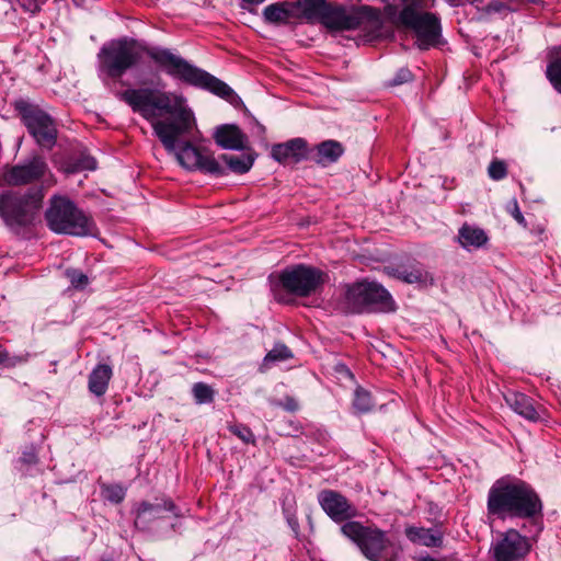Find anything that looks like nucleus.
<instances>
[{
    "instance_id": "1",
    "label": "nucleus",
    "mask_w": 561,
    "mask_h": 561,
    "mask_svg": "<svg viewBox=\"0 0 561 561\" xmlns=\"http://www.w3.org/2000/svg\"><path fill=\"white\" fill-rule=\"evenodd\" d=\"M118 98L151 123L164 149L174 154L184 169L225 176L227 169L244 174L252 168L254 158L251 154L224 153L220 160L225 167L213 154L192 144L190 138L196 128V119L184 96L158 88H138L127 89Z\"/></svg>"
},
{
    "instance_id": "10",
    "label": "nucleus",
    "mask_w": 561,
    "mask_h": 561,
    "mask_svg": "<svg viewBox=\"0 0 561 561\" xmlns=\"http://www.w3.org/2000/svg\"><path fill=\"white\" fill-rule=\"evenodd\" d=\"M325 274L316 267L297 264L283 270L278 275V284L284 290L298 297H308L324 283Z\"/></svg>"
},
{
    "instance_id": "18",
    "label": "nucleus",
    "mask_w": 561,
    "mask_h": 561,
    "mask_svg": "<svg viewBox=\"0 0 561 561\" xmlns=\"http://www.w3.org/2000/svg\"><path fill=\"white\" fill-rule=\"evenodd\" d=\"M214 139L222 149L243 150L248 137L237 125L225 124L216 128Z\"/></svg>"
},
{
    "instance_id": "29",
    "label": "nucleus",
    "mask_w": 561,
    "mask_h": 561,
    "mask_svg": "<svg viewBox=\"0 0 561 561\" xmlns=\"http://www.w3.org/2000/svg\"><path fill=\"white\" fill-rule=\"evenodd\" d=\"M192 394L197 404L211 403L215 398L214 389L205 382H196L192 387Z\"/></svg>"
},
{
    "instance_id": "20",
    "label": "nucleus",
    "mask_w": 561,
    "mask_h": 561,
    "mask_svg": "<svg viewBox=\"0 0 561 561\" xmlns=\"http://www.w3.org/2000/svg\"><path fill=\"white\" fill-rule=\"evenodd\" d=\"M405 536L411 542L428 548H437L443 545V531L438 527L409 526L405 528Z\"/></svg>"
},
{
    "instance_id": "39",
    "label": "nucleus",
    "mask_w": 561,
    "mask_h": 561,
    "mask_svg": "<svg viewBox=\"0 0 561 561\" xmlns=\"http://www.w3.org/2000/svg\"><path fill=\"white\" fill-rule=\"evenodd\" d=\"M511 215L513 216V218L522 226L526 227V220H525V217L523 216L520 209H519V206L516 202V199H514L512 202V205L510 206L508 208Z\"/></svg>"
},
{
    "instance_id": "12",
    "label": "nucleus",
    "mask_w": 561,
    "mask_h": 561,
    "mask_svg": "<svg viewBox=\"0 0 561 561\" xmlns=\"http://www.w3.org/2000/svg\"><path fill=\"white\" fill-rule=\"evenodd\" d=\"M378 15V10L368 5L355 9L328 3L320 22L332 31H351L358 28L365 19L373 20Z\"/></svg>"
},
{
    "instance_id": "23",
    "label": "nucleus",
    "mask_w": 561,
    "mask_h": 561,
    "mask_svg": "<svg viewBox=\"0 0 561 561\" xmlns=\"http://www.w3.org/2000/svg\"><path fill=\"white\" fill-rule=\"evenodd\" d=\"M290 2L294 5V11H296V19L308 22L321 21L328 5L325 0H297Z\"/></svg>"
},
{
    "instance_id": "5",
    "label": "nucleus",
    "mask_w": 561,
    "mask_h": 561,
    "mask_svg": "<svg viewBox=\"0 0 561 561\" xmlns=\"http://www.w3.org/2000/svg\"><path fill=\"white\" fill-rule=\"evenodd\" d=\"M404 3L398 20L401 25L412 30L416 35V45L426 50L438 44L442 28L436 14L422 12L434 5L435 0H400Z\"/></svg>"
},
{
    "instance_id": "25",
    "label": "nucleus",
    "mask_w": 561,
    "mask_h": 561,
    "mask_svg": "<svg viewBox=\"0 0 561 561\" xmlns=\"http://www.w3.org/2000/svg\"><path fill=\"white\" fill-rule=\"evenodd\" d=\"M488 241L489 237L482 228L469 224H463L459 228L458 242L468 251L482 248Z\"/></svg>"
},
{
    "instance_id": "41",
    "label": "nucleus",
    "mask_w": 561,
    "mask_h": 561,
    "mask_svg": "<svg viewBox=\"0 0 561 561\" xmlns=\"http://www.w3.org/2000/svg\"><path fill=\"white\" fill-rule=\"evenodd\" d=\"M448 3H450L451 5H457L459 4L462 0H446ZM482 0H472L473 3H477V2H481Z\"/></svg>"
},
{
    "instance_id": "45",
    "label": "nucleus",
    "mask_w": 561,
    "mask_h": 561,
    "mask_svg": "<svg viewBox=\"0 0 561 561\" xmlns=\"http://www.w3.org/2000/svg\"><path fill=\"white\" fill-rule=\"evenodd\" d=\"M275 297L277 298V300L279 301H284L282 297L277 296V294L275 293Z\"/></svg>"
},
{
    "instance_id": "9",
    "label": "nucleus",
    "mask_w": 561,
    "mask_h": 561,
    "mask_svg": "<svg viewBox=\"0 0 561 561\" xmlns=\"http://www.w3.org/2000/svg\"><path fill=\"white\" fill-rule=\"evenodd\" d=\"M13 106L35 142L43 149H53L58 135L54 118L39 105L25 99L14 101Z\"/></svg>"
},
{
    "instance_id": "13",
    "label": "nucleus",
    "mask_w": 561,
    "mask_h": 561,
    "mask_svg": "<svg viewBox=\"0 0 561 561\" xmlns=\"http://www.w3.org/2000/svg\"><path fill=\"white\" fill-rule=\"evenodd\" d=\"M47 174L53 178L45 158L39 154H33L14 165L7 167L2 178L4 183L10 186H22L39 182Z\"/></svg>"
},
{
    "instance_id": "31",
    "label": "nucleus",
    "mask_w": 561,
    "mask_h": 561,
    "mask_svg": "<svg viewBox=\"0 0 561 561\" xmlns=\"http://www.w3.org/2000/svg\"><path fill=\"white\" fill-rule=\"evenodd\" d=\"M546 73L553 88L561 93V56L549 62Z\"/></svg>"
},
{
    "instance_id": "30",
    "label": "nucleus",
    "mask_w": 561,
    "mask_h": 561,
    "mask_svg": "<svg viewBox=\"0 0 561 561\" xmlns=\"http://www.w3.org/2000/svg\"><path fill=\"white\" fill-rule=\"evenodd\" d=\"M102 495L106 501L118 504L124 501L126 490L119 484H105L102 486Z\"/></svg>"
},
{
    "instance_id": "46",
    "label": "nucleus",
    "mask_w": 561,
    "mask_h": 561,
    "mask_svg": "<svg viewBox=\"0 0 561 561\" xmlns=\"http://www.w3.org/2000/svg\"><path fill=\"white\" fill-rule=\"evenodd\" d=\"M381 2H388V0H380Z\"/></svg>"
},
{
    "instance_id": "38",
    "label": "nucleus",
    "mask_w": 561,
    "mask_h": 561,
    "mask_svg": "<svg viewBox=\"0 0 561 561\" xmlns=\"http://www.w3.org/2000/svg\"><path fill=\"white\" fill-rule=\"evenodd\" d=\"M412 72L408 68H400L391 80V85H400L411 81Z\"/></svg>"
},
{
    "instance_id": "40",
    "label": "nucleus",
    "mask_w": 561,
    "mask_h": 561,
    "mask_svg": "<svg viewBox=\"0 0 561 561\" xmlns=\"http://www.w3.org/2000/svg\"><path fill=\"white\" fill-rule=\"evenodd\" d=\"M284 410L288 412H296L299 408L298 402L293 397H285L284 401L280 403Z\"/></svg>"
},
{
    "instance_id": "2",
    "label": "nucleus",
    "mask_w": 561,
    "mask_h": 561,
    "mask_svg": "<svg viewBox=\"0 0 561 561\" xmlns=\"http://www.w3.org/2000/svg\"><path fill=\"white\" fill-rule=\"evenodd\" d=\"M141 53L146 54L160 69L169 76L190 85L207 90L230 101L233 90L209 72L190 64L169 48L160 46H139L135 39L123 37L102 45L98 53V72L101 78L117 80L136 67Z\"/></svg>"
},
{
    "instance_id": "27",
    "label": "nucleus",
    "mask_w": 561,
    "mask_h": 561,
    "mask_svg": "<svg viewBox=\"0 0 561 561\" xmlns=\"http://www.w3.org/2000/svg\"><path fill=\"white\" fill-rule=\"evenodd\" d=\"M293 357L291 351L283 343H276L263 358L262 368H270L271 365L284 362Z\"/></svg>"
},
{
    "instance_id": "22",
    "label": "nucleus",
    "mask_w": 561,
    "mask_h": 561,
    "mask_svg": "<svg viewBox=\"0 0 561 561\" xmlns=\"http://www.w3.org/2000/svg\"><path fill=\"white\" fill-rule=\"evenodd\" d=\"M295 12L290 1L276 2L264 8L263 18L270 24L284 25L297 20Z\"/></svg>"
},
{
    "instance_id": "16",
    "label": "nucleus",
    "mask_w": 561,
    "mask_h": 561,
    "mask_svg": "<svg viewBox=\"0 0 561 561\" xmlns=\"http://www.w3.org/2000/svg\"><path fill=\"white\" fill-rule=\"evenodd\" d=\"M309 148L304 138H294L283 144H276L272 148V158L279 163L288 161L300 162L308 160Z\"/></svg>"
},
{
    "instance_id": "44",
    "label": "nucleus",
    "mask_w": 561,
    "mask_h": 561,
    "mask_svg": "<svg viewBox=\"0 0 561 561\" xmlns=\"http://www.w3.org/2000/svg\"><path fill=\"white\" fill-rule=\"evenodd\" d=\"M60 561H78V559H75V558H62Z\"/></svg>"
},
{
    "instance_id": "8",
    "label": "nucleus",
    "mask_w": 561,
    "mask_h": 561,
    "mask_svg": "<svg viewBox=\"0 0 561 561\" xmlns=\"http://www.w3.org/2000/svg\"><path fill=\"white\" fill-rule=\"evenodd\" d=\"M394 309L391 295L375 282H358L347 287L343 310L346 313L387 312Z\"/></svg>"
},
{
    "instance_id": "6",
    "label": "nucleus",
    "mask_w": 561,
    "mask_h": 561,
    "mask_svg": "<svg viewBox=\"0 0 561 561\" xmlns=\"http://www.w3.org/2000/svg\"><path fill=\"white\" fill-rule=\"evenodd\" d=\"M342 534L354 542L369 561H398V552L387 533L375 526H365L359 522H346Z\"/></svg>"
},
{
    "instance_id": "4",
    "label": "nucleus",
    "mask_w": 561,
    "mask_h": 561,
    "mask_svg": "<svg viewBox=\"0 0 561 561\" xmlns=\"http://www.w3.org/2000/svg\"><path fill=\"white\" fill-rule=\"evenodd\" d=\"M45 197L43 185L0 192V217L15 233L36 225Z\"/></svg>"
},
{
    "instance_id": "33",
    "label": "nucleus",
    "mask_w": 561,
    "mask_h": 561,
    "mask_svg": "<svg viewBox=\"0 0 561 561\" xmlns=\"http://www.w3.org/2000/svg\"><path fill=\"white\" fill-rule=\"evenodd\" d=\"M228 430L245 444H254L255 437L250 427L243 424H229Z\"/></svg>"
},
{
    "instance_id": "15",
    "label": "nucleus",
    "mask_w": 561,
    "mask_h": 561,
    "mask_svg": "<svg viewBox=\"0 0 561 561\" xmlns=\"http://www.w3.org/2000/svg\"><path fill=\"white\" fill-rule=\"evenodd\" d=\"M529 550L526 537L517 530H507L503 538L493 546V558L495 561H518Z\"/></svg>"
},
{
    "instance_id": "3",
    "label": "nucleus",
    "mask_w": 561,
    "mask_h": 561,
    "mask_svg": "<svg viewBox=\"0 0 561 561\" xmlns=\"http://www.w3.org/2000/svg\"><path fill=\"white\" fill-rule=\"evenodd\" d=\"M486 511L489 517L501 520L531 519L542 515V502L530 484L507 476L491 485Z\"/></svg>"
},
{
    "instance_id": "42",
    "label": "nucleus",
    "mask_w": 561,
    "mask_h": 561,
    "mask_svg": "<svg viewBox=\"0 0 561 561\" xmlns=\"http://www.w3.org/2000/svg\"><path fill=\"white\" fill-rule=\"evenodd\" d=\"M507 1L511 3H516V4H520V3H525V2H535V0H507Z\"/></svg>"
},
{
    "instance_id": "34",
    "label": "nucleus",
    "mask_w": 561,
    "mask_h": 561,
    "mask_svg": "<svg viewBox=\"0 0 561 561\" xmlns=\"http://www.w3.org/2000/svg\"><path fill=\"white\" fill-rule=\"evenodd\" d=\"M511 10L508 5H506L504 2L494 0L489 2L486 5L482 7L480 9L481 14L483 16H490L493 14H503L504 12Z\"/></svg>"
},
{
    "instance_id": "36",
    "label": "nucleus",
    "mask_w": 561,
    "mask_h": 561,
    "mask_svg": "<svg viewBox=\"0 0 561 561\" xmlns=\"http://www.w3.org/2000/svg\"><path fill=\"white\" fill-rule=\"evenodd\" d=\"M66 274L71 285L77 289L84 288L89 283L88 276L78 270H68Z\"/></svg>"
},
{
    "instance_id": "21",
    "label": "nucleus",
    "mask_w": 561,
    "mask_h": 561,
    "mask_svg": "<svg viewBox=\"0 0 561 561\" xmlns=\"http://www.w3.org/2000/svg\"><path fill=\"white\" fill-rule=\"evenodd\" d=\"M388 274L407 284L432 285V275L421 266H398L388 270Z\"/></svg>"
},
{
    "instance_id": "24",
    "label": "nucleus",
    "mask_w": 561,
    "mask_h": 561,
    "mask_svg": "<svg viewBox=\"0 0 561 561\" xmlns=\"http://www.w3.org/2000/svg\"><path fill=\"white\" fill-rule=\"evenodd\" d=\"M113 376V369L107 364H98L89 375L88 389L96 397L105 394L110 380Z\"/></svg>"
},
{
    "instance_id": "14",
    "label": "nucleus",
    "mask_w": 561,
    "mask_h": 561,
    "mask_svg": "<svg viewBox=\"0 0 561 561\" xmlns=\"http://www.w3.org/2000/svg\"><path fill=\"white\" fill-rule=\"evenodd\" d=\"M318 502L327 515L334 522H351L357 515V508L341 493L323 490L318 495Z\"/></svg>"
},
{
    "instance_id": "7",
    "label": "nucleus",
    "mask_w": 561,
    "mask_h": 561,
    "mask_svg": "<svg viewBox=\"0 0 561 561\" xmlns=\"http://www.w3.org/2000/svg\"><path fill=\"white\" fill-rule=\"evenodd\" d=\"M48 228L55 233L76 237L88 236L93 230V221L66 196L54 195L45 211Z\"/></svg>"
},
{
    "instance_id": "32",
    "label": "nucleus",
    "mask_w": 561,
    "mask_h": 561,
    "mask_svg": "<svg viewBox=\"0 0 561 561\" xmlns=\"http://www.w3.org/2000/svg\"><path fill=\"white\" fill-rule=\"evenodd\" d=\"M28 360V354L11 355L2 345H0V365L7 368H14L25 364Z\"/></svg>"
},
{
    "instance_id": "28",
    "label": "nucleus",
    "mask_w": 561,
    "mask_h": 561,
    "mask_svg": "<svg viewBox=\"0 0 561 561\" xmlns=\"http://www.w3.org/2000/svg\"><path fill=\"white\" fill-rule=\"evenodd\" d=\"M375 402L371 393L363 387H357L354 391L353 409L356 413L363 414L371 411Z\"/></svg>"
},
{
    "instance_id": "11",
    "label": "nucleus",
    "mask_w": 561,
    "mask_h": 561,
    "mask_svg": "<svg viewBox=\"0 0 561 561\" xmlns=\"http://www.w3.org/2000/svg\"><path fill=\"white\" fill-rule=\"evenodd\" d=\"M179 517L180 511L171 499L157 497L152 502L142 501L135 508L136 528L144 531H156L164 519Z\"/></svg>"
},
{
    "instance_id": "35",
    "label": "nucleus",
    "mask_w": 561,
    "mask_h": 561,
    "mask_svg": "<svg viewBox=\"0 0 561 561\" xmlns=\"http://www.w3.org/2000/svg\"><path fill=\"white\" fill-rule=\"evenodd\" d=\"M489 176L494 181L503 180L507 174L506 164L500 160H493L488 168Z\"/></svg>"
},
{
    "instance_id": "43",
    "label": "nucleus",
    "mask_w": 561,
    "mask_h": 561,
    "mask_svg": "<svg viewBox=\"0 0 561 561\" xmlns=\"http://www.w3.org/2000/svg\"><path fill=\"white\" fill-rule=\"evenodd\" d=\"M256 126H257V130H259L261 134H264V131H265V127H264L263 125L259 124V123L256 124Z\"/></svg>"
},
{
    "instance_id": "17",
    "label": "nucleus",
    "mask_w": 561,
    "mask_h": 561,
    "mask_svg": "<svg viewBox=\"0 0 561 561\" xmlns=\"http://www.w3.org/2000/svg\"><path fill=\"white\" fill-rule=\"evenodd\" d=\"M343 153V145L337 140L329 139L309 148L308 161L327 168L335 163Z\"/></svg>"
},
{
    "instance_id": "26",
    "label": "nucleus",
    "mask_w": 561,
    "mask_h": 561,
    "mask_svg": "<svg viewBox=\"0 0 561 561\" xmlns=\"http://www.w3.org/2000/svg\"><path fill=\"white\" fill-rule=\"evenodd\" d=\"M96 169V161L88 154L70 158L64 165L66 173H78L81 171H93Z\"/></svg>"
},
{
    "instance_id": "37",
    "label": "nucleus",
    "mask_w": 561,
    "mask_h": 561,
    "mask_svg": "<svg viewBox=\"0 0 561 561\" xmlns=\"http://www.w3.org/2000/svg\"><path fill=\"white\" fill-rule=\"evenodd\" d=\"M20 462L27 467L37 465V462H38L37 451L34 446L26 447V449L22 453Z\"/></svg>"
},
{
    "instance_id": "19",
    "label": "nucleus",
    "mask_w": 561,
    "mask_h": 561,
    "mask_svg": "<svg viewBox=\"0 0 561 561\" xmlns=\"http://www.w3.org/2000/svg\"><path fill=\"white\" fill-rule=\"evenodd\" d=\"M504 399L507 405L525 420L535 423L541 421L540 411L536 409L534 400L525 393L508 391Z\"/></svg>"
}]
</instances>
